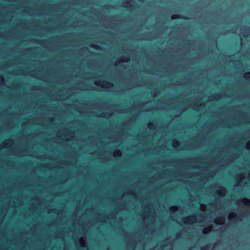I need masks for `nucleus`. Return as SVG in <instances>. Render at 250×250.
<instances>
[{
    "instance_id": "f03ea898",
    "label": "nucleus",
    "mask_w": 250,
    "mask_h": 250,
    "mask_svg": "<svg viewBox=\"0 0 250 250\" xmlns=\"http://www.w3.org/2000/svg\"><path fill=\"white\" fill-rule=\"evenodd\" d=\"M104 87H109L111 86L112 85V84L111 83H110L107 81H104Z\"/></svg>"
},
{
    "instance_id": "9d476101",
    "label": "nucleus",
    "mask_w": 250,
    "mask_h": 250,
    "mask_svg": "<svg viewBox=\"0 0 250 250\" xmlns=\"http://www.w3.org/2000/svg\"><path fill=\"white\" fill-rule=\"evenodd\" d=\"M218 220H219V221H220V222H224V221H225L224 219L222 218H220L218 219Z\"/></svg>"
},
{
    "instance_id": "f8f14e48",
    "label": "nucleus",
    "mask_w": 250,
    "mask_h": 250,
    "mask_svg": "<svg viewBox=\"0 0 250 250\" xmlns=\"http://www.w3.org/2000/svg\"><path fill=\"white\" fill-rule=\"evenodd\" d=\"M183 19H187V18L186 17H184V18H183Z\"/></svg>"
},
{
    "instance_id": "7ed1b4c3",
    "label": "nucleus",
    "mask_w": 250,
    "mask_h": 250,
    "mask_svg": "<svg viewBox=\"0 0 250 250\" xmlns=\"http://www.w3.org/2000/svg\"><path fill=\"white\" fill-rule=\"evenodd\" d=\"M244 204L246 205L249 206L250 205V199H245Z\"/></svg>"
},
{
    "instance_id": "423d86ee",
    "label": "nucleus",
    "mask_w": 250,
    "mask_h": 250,
    "mask_svg": "<svg viewBox=\"0 0 250 250\" xmlns=\"http://www.w3.org/2000/svg\"><path fill=\"white\" fill-rule=\"evenodd\" d=\"M235 215V213L233 212L230 213L228 217L229 219H231V218H234Z\"/></svg>"
},
{
    "instance_id": "20e7f679",
    "label": "nucleus",
    "mask_w": 250,
    "mask_h": 250,
    "mask_svg": "<svg viewBox=\"0 0 250 250\" xmlns=\"http://www.w3.org/2000/svg\"><path fill=\"white\" fill-rule=\"evenodd\" d=\"M171 19H172V20H174V19H180V18H181L179 17V15H173L171 17Z\"/></svg>"
},
{
    "instance_id": "9b49d317",
    "label": "nucleus",
    "mask_w": 250,
    "mask_h": 250,
    "mask_svg": "<svg viewBox=\"0 0 250 250\" xmlns=\"http://www.w3.org/2000/svg\"><path fill=\"white\" fill-rule=\"evenodd\" d=\"M139 0V1H140V2H143V1H144V0Z\"/></svg>"
},
{
    "instance_id": "f257e3e1",
    "label": "nucleus",
    "mask_w": 250,
    "mask_h": 250,
    "mask_svg": "<svg viewBox=\"0 0 250 250\" xmlns=\"http://www.w3.org/2000/svg\"><path fill=\"white\" fill-rule=\"evenodd\" d=\"M195 219V217L194 216H190L189 217H187V218H185L184 220H183V222L185 223V224H188L189 222H192V221L193 220H194Z\"/></svg>"
},
{
    "instance_id": "39448f33",
    "label": "nucleus",
    "mask_w": 250,
    "mask_h": 250,
    "mask_svg": "<svg viewBox=\"0 0 250 250\" xmlns=\"http://www.w3.org/2000/svg\"><path fill=\"white\" fill-rule=\"evenodd\" d=\"M129 60V57H123V59L121 60V61L122 62H127Z\"/></svg>"
},
{
    "instance_id": "1a4fd4ad",
    "label": "nucleus",
    "mask_w": 250,
    "mask_h": 250,
    "mask_svg": "<svg viewBox=\"0 0 250 250\" xmlns=\"http://www.w3.org/2000/svg\"><path fill=\"white\" fill-rule=\"evenodd\" d=\"M208 249V246H206L205 247H202L201 250H205L206 249Z\"/></svg>"
},
{
    "instance_id": "0eeeda50",
    "label": "nucleus",
    "mask_w": 250,
    "mask_h": 250,
    "mask_svg": "<svg viewBox=\"0 0 250 250\" xmlns=\"http://www.w3.org/2000/svg\"><path fill=\"white\" fill-rule=\"evenodd\" d=\"M211 228H212V227H211V226H210V227H209L205 229V230H207V231H209L210 230V229H211Z\"/></svg>"
},
{
    "instance_id": "6e6552de",
    "label": "nucleus",
    "mask_w": 250,
    "mask_h": 250,
    "mask_svg": "<svg viewBox=\"0 0 250 250\" xmlns=\"http://www.w3.org/2000/svg\"><path fill=\"white\" fill-rule=\"evenodd\" d=\"M250 72H248V73H245V74H244V77L247 78V77H248V75H250Z\"/></svg>"
}]
</instances>
